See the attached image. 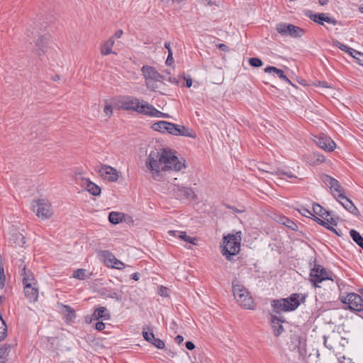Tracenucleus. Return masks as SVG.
<instances>
[{
  "label": "nucleus",
  "mask_w": 363,
  "mask_h": 363,
  "mask_svg": "<svg viewBox=\"0 0 363 363\" xmlns=\"http://www.w3.org/2000/svg\"><path fill=\"white\" fill-rule=\"evenodd\" d=\"M333 45L340 48L341 50L347 52L351 56L354 55V49L347 47L346 45H344L339 42L338 40H335L333 43Z\"/></svg>",
  "instance_id": "nucleus-35"
},
{
  "label": "nucleus",
  "mask_w": 363,
  "mask_h": 363,
  "mask_svg": "<svg viewBox=\"0 0 363 363\" xmlns=\"http://www.w3.org/2000/svg\"><path fill=\"white\" fill-rule=\"evenodd\" d=\"M20 261L21 264H19V273L22 278L23 286H26L27 284H28V285L38 284L34 274L23 264V261L21 259Z\"/></svg>",
  "instance_id": "nucleus-13"
},
{
  "label": "nucleus",
  "mask_w": 363,
  "mask_h": 363,
  "mask_svg": "<svg viewBox=\"0 0 363 363\" xmlns=\"http://www.w3.org/2000/svg\"><path fill=\"white\" fill-rule=\"evenodd\" d=\"M97 172L103 179L110 182H116L119 178L118 170L107 164H101Z\"/></svg>",
  "instance_id": "nucleus-12"
},
{
  "label": "nucleus",
  "mask_w": 363,
  "mask_h": 363,
  "mask_svg": "<svg viewBox=\"0 0 363 363\" xmlns=\"http://www.w3.org/2000/svg\"><path fill=\"white\" fill-rule=\"evenodd\" d=\"M62 308L67 320H72L75 318V311L72 307L67 305H62Z\"/></svg>",
  "instance_id": "nucleus-39"
},
{
  "label": "nucleus",
  "mask_w": 363,
  "mask_h": 363,
  "mask_svg": "<svg viewBox=\"0 0 363 363\" xmlns=\"http://www.w3.org/2000/svg\"><path fill=\"white\" fill-rule=\"evenodd\" d=\"M323 16H324V13H318V14L312 15L311 16V18L313 21H315V22H316V23H319L320 25H323Z\"/></svg>",
  "instance_id": "nucleus-46"
},
{
  "label": "nucleus",
  "mask_w": 363,
  "mask_h": 363,
  "mask_svg": "<svg viewBox=\"0 0 363 363\" xmlns=\"http://www.w3.org/2000/svg\"><path fill=\"white\" fill-rule=\"evenodd\" d=\"M50 39L49 34L41 35L36 40L34 51L38 57L43 56L46 52L47 45Z\"/></svg>",
  "instance_id": "nucleus-16"
},
{
  "label": "nucleus",
  "mask_w": 363,
  "mask_h": 363,
  "mask_svg": "<svg viewBox=\"0 0 363 363\" xmlns=\"http://www.w3.org/2000/svg\"><path fill=\"white\" fill-rule=\"evenodd\" d=\"M72 277L79 280H84L88 278L86 270L84 269H78L74 271Z\"/></svg>",
  "instance_id": "nucleus-38"
},
{
  "label": "nucleus",
  "mask_w": 363,
  "mask_h": 363,
  "mask_svg": "<svg viewBox=\"0 0 363 363\" xmlns=\"http://www.w3.org/2000/svg\"><path fill=\"white\" fill-rule=\"evenodd\" d=\"M276 30L283 37H291L297 38L301 37L305 30L294 24L287 23H279L276 25Z\"/></svg>",
  "instance_id": "nucleus-8"
},
{
  "label": "nucleus",
  "mask_w": 363,
  "mask_h": 363,
  "mask_svg": "<svg viewBox=\"0 0 363 363\" xmlns=\"http://www.w3.org/2000/svg\"><path fill=\"white\" fill-rule=\"evenodd\" d=\"M321 179L330 188L331 194L337 200L343 197L345 189L337 179L327 174L323 175Z\"/></svg>",
  "instance_id": "nucleus-10"
},
{
  "label": "nucleus",
  "mask_w": 363,
  "mask_h": 363,
  "mask_svg": "<svg viewBox=\"0 0 363 363\" xmlns=\"http://www.w3.org/2000/svg\"><path fill=\"white\" fill-rule=\"evenodd\" d=\"M308 162L312 165H317L318 164H320L323 162L325 160V157L324 155L318 153V152H313L311 155H309Z\"/></svg>",
  "instance_id": "nucleus-30"
},
{
  "label": "nucleus",
  "mask_w": 363,
  "mask_h": 363,
  "mask_svg": "<svg viewBox=\"0 0 363 363\" xmlns=\"http://www.w3.org/2000/svg\"><path fill=\"white\" fill-rule=\"evenodd\" d=\"M257 168L259 171L267 173L268 174H275L276 170L272 169V168L269 167V165L268 164H261L258 166Z\"/></svg>",
  "instance_id": "nucleus-41"
},
{
  "label": "nucleus",
  "mask_w": 363,
  "mask_h": 363,
  "mask_svg": "<svg viewBox=\"0 0 363 363\" xmlns=\"http://www.w3.org/2000/svg\"><path fill=\"white\" fill-rule=\"evenodd\" d=\"M6 359V350L0 349V363H5Z\"/></svg>",
  "instance_id": "nucleus-52"
},
{
  "label": "nucleus",
  "mask_w": 363,
  "mask_h": 363,
  "mask_svg": "<svg viewBox=\"0 0 363 363\" xmlns=\"http://www.w3.org/2000/svg\"><path fill=\"white\" fill-rule=\"evenodd\" d=\"M38 33L35 28H33L32 25H30L26 30V33L29 38H33Z\"/></svg>",
  "instance_id": "nucleus-45"
},
{
  "label": "nucleus",
  "mask_w": 363,
  "mask_h": 363,
  "mask_svg": "<svg viewBox=\"0 0 363 363\" xmlns=\"http://www.w3.org/2000/svg\"><path fill=\"white\" fill-rule=\"evenodd\" d=\"M313 211L314 213L318 215L323 219H326L330 216V212L324 209L318 203H313Z\"/></svg>",
  "instance_id": "nucleus-32"
},
{
  "label": "nucleus",
  "mask_w": 363,
  "mask_h": 363,
  "mask_svg": "<svg viewBox=\"0 0 363 363\" xmlns=\"http://www.w3.org/2000/svg\"><path fill=\"white\" fill-rule=\"evenodd\" d=\"M146 166L151 172L152 177L157 181L162 179V172H178L186 167L184 160H179L170 150L166 149L151 151L147 158Z\"/></svg>",
  "instance_id": "nucleus-1"
},
{
  "label": "nucleus",
  "mask_w": 363,
  "mask_h": 363,
  "mask_svg": "<svg viewBox=\"0 0 363 363\" xmlns=\"http://www.w3.org/2000/svg\"><path fill=\"white\" fill-rule=\"evenodd\" d=\"M249 63L252 67H259L263 65L262 61L257 57H251L249 59Z\"/></svg>",
  "instance_id": "nucleus-44"
},
{
  "label": "nucleus",
  "mask_w": 363,
  "mask_h": 363,
  "mask_svg": "<svg viewBox=\"0 0 363 363\" xmlns=\"http://www.w3.org/2000/svg\"><path fill=\"white\" fill-rule=\"evenodd\" d=\"M185 0H161L162 2H164V3H169L170 1L172 2V3H181L182 1H184Z\"/></svg>",
  "instance_id": "nucleus-61"
},
{
  "label": "nucleus",
  "mask_w": 363,
  "mask_h": 363,
  "mask_svg": "<svg viewBox=\"0 0 363 363\" xmlns=\"http://www.w3.org/2000/svg\"><path fill=\"white\" fill-rule=\"evenodd\" d=\"M120 108L126 111H133L145 114L148 104H140V100L133 96H125L120 101Z\"/></svg>",
  "instance_id": "nucleus-7"
},
{
  "label": "nucleus",
  "mask_w": 363,
  "mask_h": 363,
  "mask_svg": "<svg viewBox=\"0 0 363 363\" xmlns=\"http://www.w3.org/2000/svg\"><path fill=\"white\" fill-rule=\"evenodd\" d=\"M178 234V238L192 245H196V238H192L186 235V233L184 231L181 233H177Z\"/></svg>",
  "instance_id": "nucleus-37"
},
{
  "label": "nucleus",
  "mask_w": 363,
  "mask_h": 363,
  "mask_svg": "<svg viewBox=\"0 0 363 363\" xmlns=\"http://www.w3.org/2000/svg\"><path fill=\"white\" fill-rule=\"evenodd\" d=\"M342 337L337 334H333L328 336H324V345L330 350H334L336 344L340 342Z\"/></svg>",
  "instance_id": "nucleus-22"
},
{
  "label": "nucleus",
  "mask_w": 363,
  "mask_h": 363,
  "mask_svg": "<svg viewBox=\"0 0 363 363\" xmlns=\"http://www.w3.org/2000/svg\"><path fill=\"white\" fill-rule=\"evenodd\" d=\"M326 228L330 230L331 232L334 233L335 234L337 235L338 236H340V234L338 233L337 230L335 229L333 226L329 225V226H326Z\"/></svg>",
  "instance_id": "nucleus-63"
},
{
  "label": "nucleus",
  "mask_w": 363,
  "mask_h": 363,
  "mask_svg": "<svg viewBox=\"0 0 363 363\" xmlns=\"http://www.w3.org/2000/svg\"><path fill=\"white\" fill-rule=\"evenodd\" d=\"M279 176L280 179H284L283 177H286L289 179H294L297 178V177L293 174L290 170H281V169H277L275 171V174Z\"/></svg>",
  "instance_id": "nucleus-36"
},
{
  "label": "nucleus",
  "mask_w": 363,
  "mask_h": 363,
  "mask_svg": "<svg viewBox=\"0 0 363 363\" xmlns=\"http://www.w3.org/2000/svg\"><path fill=\"white\" fill-rule=\"evenodd\" d=\"M6 282V276L4 274V269L3 267L2 260L0 257V288H4Z\"/></svg>",
  "instance_id": "nucleus-42"
},
{
  "label": "nucleus",
  "mask_w": 363,
  "mask_h": 363,
  "mask_svg": "<svg viewBox=\"0 0 363 363\" xmlns=\"http://www.w3.org/2000/svg\"><path fill=\"white\" fill-rule=\"evenodd\" d=\"M323 21L327 22L328 23H331L333 25L337 24V21L334 18H330V17L326 16L325 13H324Z\"/></svg>",
  "instance_id": "nucleus-50"
},
{
  "label": "nucleus",
  "mask_w": 363,
  "mask_h": 363,
  "mask_svg": "<svg viewBox=\"0 0 363 363\" xmlns=\"http://www.w3.org/2000/svg\"><path fill=\"white\" fill-rule=\"evenodd\" d=\"M325 220H327L328 224L330 223V224H331L333 225H337L338 218H337L331 217L330 219L326 218Z\"/></svg>",
  "instance_id": "nucleus-55"
},
{
  "label": "nucleus",
  "mask_w": 363,
  "mask_h": 363,
  "mask_svg": "<svg viewBox=\"0 0 363 363\" xmlns=\"http://www.w3.org/2000/svg\"><path fill=\"white\" fill-rule=\"evenodd\" d=\"M23 292L26 298L30 302H36L38 301L39 294L38 284L28 285V284H27L26 286H23Z\"/></svg>",
  "instance_id": "nucleus-17"
},
{
  "label": "nucleus",
  "mask_w": 363,
  "mask_h": 363,
  "mask_svg": "<svg viewBox=\"0 0 363 363\" xmlns=\"http://www.w3.org/2000/svg\"><path fill=\"white\" fill-rule=\"evenodd\" d=\"M143 336L144 339L153 345L155 347H156L158 349H163L164 348L165 344L164 341L162 340L157 338L155 337L154 333L152 331L148 332L145 330V328H143Z\"/></svg>",
  "instance_id": "nucleus-19"
},
{
  "label": "nucleus",
  "mask_w": 363,
  "mask_h": 363,
  "mask_svg": "<svg viewBox=\"0 0 363 363\" xmlns=\"http://www.w3.org/2000/svg\"><path fill=\"white\" fill-rule=\"evenodd\" d=\"M87 191L94 196H99L101 194V188L89 179H84Z\"/></svg>",
  "instance_id": "nucleus-27"
},
{
  "label": "nucleus",
  "mask_w": 363,
  "mask_h": 363,
  "mask_svg": "<svg viewBox=\"0 0 363 363\" xmlns=\"http://www.w3.org/2000/svg\"><path fill=\"white\" fill-rule=\"evenodd\" d=\"M124 218V214L119 212H111L108 216V220L110 223L116 225L122 222Z\"/></svg>",
  "instance_id": "nucleus-31"
},
{
  "label": "nucleus",
  "mask_w": 363,
  "mask_h": 363,
  "mask_svg": "<svg viewBox=\"0 0 363 363\" xmlns=\"http://www.w3.org/2000/svg\"><path fill=\"white\" fill-rule=\"evenodd\" d=\"M36 205H33V211L36 213V216L42 220L50 218L53 215L51 203L45 199H38Z\"/></svg>",
  "instance_id": "nucleus-9"
},
{
  "label": "nucleus",
  "mask_w": 363,
  "mask_h": 363,
  "mask_svg": "<svg viewBox=\"0 0 363 363\" xmlns=\"http://www.w3.org/2000/svg\"><path fill=\"white\" fill-rule=\"evenodd\" d=\"M314 220L320 225L326 228V226H329V224L328 223L327 220H322L318 217H315V218Z\"/></svg>",
  "instance_id": "nucleus-51"
},
{
  "label": "nucleus",
  "mask_w": 363,
  "mask_h": 363,
  "mask_svg": "<svg viewBox=\"0 0 363 363\" xmlns=\"http://www.w3.org/2000/svg\"><path fill=\"white\" fill-rule=\"evenodd\" d=\"M95 328L99 331H102L105 328V323L99 321L96 323Z\"/></svg>",
  "instance_id": "nucleus-53"
},
{
  "label": "nucleus",
  "mask_w": 363,
  "mask_h": 363,
  "mask_svg": "<svg viewBox=\"0 0 363 363\" xmlns=\"http://www.w3.org/2000/svg\"><path fill=\"white\" fill-rule=\"evenodd\" d=\"M167 289L165 287H162L160 290V295L165 296L167 294Z\"/></svg>",
  "instance_id": "nucleus-64"
},
{
  "label": "nucleus",
  "mask_w": 363,
  "mask_h": 363,
  "mask_svg": "<svg viewBox=\"0 0 363 363\" xmlns=\"http://www.w3.org/2000/svg\"><path fill=\"white\" fill-rule=\"evenodd\" d=\"M174 129L175 130H172V135L186 136L191 138H195L196 137L195 132L184 125L174 124Z\"/></svg>",
  "instance_id": "nucleus-20"
},
{
  "label": "nucleus",
  "mask_w": 363,
  "mask_h": 363,
  "mask_svg": "<svg viewBox=\"0 0 363 363\" xmlns=\"http://www.w3.org/2000/svg\"><path fill=\"white\" fill-rule=\"evenodd\" d=\"M342 302L348 305L349 308L354 311H363V298L359 294L354 293L348 294L342 300Z\"/></svg>",
  "instance_id": "nucleus-11"
},
{
  "label": "nucleus",
  "mask_w": 363,
  "mask_h": 363,
  "mask_svg": "<svg viewBox=\"0 0 363 363\" xmlns=\"http://www.w3.org/2000/svg\"><path fill=\"white\" fill-rule=\"evenodd\" d=\"M184 79L186 80V84L187 87H191L192 85V79L190 77H184Z\"/></svg>",
  "instance_id": "nucleus-60"
},
{
  "label": "nucleus",
  "mask_w": 363,
  "mask_h": 363,
  "mask_svg": "<svg viewBox=\"0 0 363 363\" xmlns=\"http://www.w3.org/2000/svg\"><path fill=\"white\" fill-rule=\"evenodd\" d=\"M145 115H147L152 117H162L167 118L169 115L167 113H162L158 110H157L153 106L148 104L146 109V113Z\"/></svg>",
  "instance_id": "nucleus-28"
},
{
  "label": "nucleus",
  "mask_w": 363,
  "mask_h": 363,
  "mask_svg": "<svg viewBox=\"0 0 363 363\" xmlns=\"http://www.w3.org/2000/svg\"><path fill=\"white\" fill-rule=\"evenodd\" d=\"M181 232H182V231H179V230H169V231L168 232V233H169L170 235L173 236V237L178 238V234H177V233H181Z\"/></svg>",
  "instance_id": "nucleus-62"
},
{
  "label": "nucleus",
  "mask_w": 363,
  "mask_h": 363,
  "mask_svg": "<svg viewBox=\"0 0 363 363\" xmlns=\"http://www.w3.org/2000/svg\"><path fill=\"white\" fill-rule=\"evenodd\" d=\"M141 71L145 79L147 88L151 91H155L158 88L157 83L162 82L163 76L155 68L148 65H144Z\"/></svg>",
  "instance_id": "nucleus-5"
},
{
  "label": "nucleus",
  "mask_w": 363,
  "mask_h": 363,
  "mask_svg": "<svg viewBox=\"0 0 363 363\" xmlns=\"http://www.w3.org/2000/svg\"><path fill=\"white\" fill-rule=\"evenodd\" d=\"M101 255L104 259L105 264L108 267H112L113 266L115 260H116V257L108 250L103 251L101 252Z\"/></svg>",
  "instance_id": "nucleus-29"
},
{
  "label": "nucleus",
  "mask_w": 363,
  "mask_h": 363,
  "mask_svg": "<svg viewBox=\"0 0 363 363\" xmlns=\"http://www.w3.org/2000/svg\"><path fill=\"white\" fill-rule=\"evenodd\" d=\"M279 222L282 225L286 226L287 228L293 230H296L298 228V225H296V223H295L294 221L291 220L286 217H281L279 219Z\"/></svg>",
  "instance_id": "nucleus-34"
},
{
  "label": "nucleus",
  "mask_w": 363,
  "mask_h": 363,
  "mask_svg": "<svg viewBox=\"0 0 363 363\" xmlns=\"http://www.w3.org/2000/svg\"><path fill=\"white\" fill-rule=\"evenodd\" d=\"M104 111L107 116H111L113 114V108L111 105L106 104L104 106Z\"/></svg>",
  "instance_id": "nucleus-49"
},
{
  "label": "nucleus",
  "mask_w": 363,
  "mask_h": 363,
  "mask_svg": "<svg viewBox=\"0 0 363 363\" xmlns=\"http://www.w3.org/2000/svg\"><path fill=\"white\" fill-rule=\"evenodd\" d=\"M313 141L318 147L325 151H333L336 147L335 142L330 137L324 134L315 136Z\"/></svg>",
  "instance_id": "nucleus-15"
},
{
  "label": "nucleus",
  "mask_w": 363,
  "mask_h": 363,
  "mask_svg": "<svg viewBox=\"0 0 363 363\" xmlns=\"http://www.w3.org/2000/svg\"><path fill=\"white\" fill-rule=\"evenodd\" d=\"M350 234L352 240L363 249V238L362 236L355 230L352 229L350 231Z\"/></svg>",
  "instance_id": "nucleus-33"
},
{
  "label": "nucleus",
  "mask_w": 363,
  "mask_h": 363,
  "mask_svg": "<svg viewBox=\"0 0 363 363\" xmlns=\"http://www.w3.org/2000/svg\"><path fill=\"white\" fill-rule=\"evenodd\" d=\"M115 43V40L113 37L109 38L106 41H105L101 45L100 48L101 54L102 55H108L111 53H113L112 50V48ZM114 54H116L114 52Z\"/></svg>",
  "instance_id": "nucleus-25"
},
{
  "label": "nucleus",
  "mask_w": 363,
  "mask_h": 363,
  "mask_svg": "<svg viewBox=\"0 0 363 363\" xmlns=\"http://www.w3.org/2000/svg\"><path fill=\"white\" fill-rule=\"evenodd\" d=\"M264 72L266 73H274L276 74L279 79L285 81L286 82L292 84L289 78L284 74L283 71L272 66H268L264 69Z\"/></svg>",
  "instance_id": "nucleus-26"
},
{
  "label": "nucleus",
  "mask_w": 363,
  "mask_h": 363,
  "mask_svg": "<svg viewBox=\"0 0 363 363\" xmlns=\"http://www.w3.org/2000/svg\"><path fill=\"white\" fill-rule=\"evenodd\" d=\"M232 285L233 296L237 302L246 309H254V301L247 289L236 279L233 281Z\"/></svg>",
  "instance_id": "nucleus-3"
},
{
  "label": "nucleus",
  "mask_w": 363,
  "mask_h": 363,
  "mask_svg": "<svg viewBox=\"0 0 363 363\" xmlns=\"http://www.w3.org/2000/svg\"><path fill=\"white\" fill-rule=\"evenodd\" d=\"M300 213L306 217H309L310 216H313V213L309 210H308L305 208H303L302 209H301Z\"/></svg>",
  "instance_id": "nucleus-54"
},
{
  "label": "nucleus",
  "mask_w": 363,
  "mask_h": 363,
  "mask_svg": "<svg viewBox=\"0 0 363 363\" xmlns=\"http://www.w3.org/2000/svg\"><path fill=\"white\" fill-rule=\"evenodd\" d=\"M125 264L116 258V260H115L112 268H115L117 269H123L125 268Z\"/></svg>",
  "instance_id": "nucleus-48"
},
{
  "label": "nucleus",
  "mask_w": 363,
  "mask_h": 363,
  "mask_svg": "<svg viewBox=\"0 0 363 363\" xmlns=\"http://www.w3.org/2000/svg\"><path fill=\"white\" fill-rule=\"evenodd\" d=\"M105 296L107 298L115 299V300H116L118 301H121V296H119L117 292H116V291L110 292V293L106 294Z\"/></svg>",
  "instance_id": "nucleus-47"
},
{
  "label": "nucleus",
  "mask_w": 363,
  "mask_h": 363,
  "mask_svg": "<svg viewBox=\"0 0 363 363\" xmlns=\"http://www.w3.org/2000/svg\"><path fill=\"white\" fill-rule=\"evenodd\" d=\"M92 318L94 320L104 319L109 320L111 318V314L105 307H99L96 308L93 313Z\"/></svg>",
  "instance_id": "nucleus-24"
},
{
  "label": "nucleus",
  "mask_w": 363,
  "mask_h": 363,
  "mask_svg": "<svg viewBox=\"0 0 363 363\" xmlns=\"http://www.w3.org/2000/svg\"><path fill=\"white\" fill-rule=\"evenodd\" d=\"M335 276L331 272H328L319 264H315L310 273V281L314 287H319L318 284L325 280L333 281Z\"/></svg>",
  "instance_id": "nucleus-6"
},
{
  "label": "nucleus",
  "mask_w": 363,
  "mask_h": 363,
  "mask_svg": "<svg viewBox=\"0 0 363 363\" xmlns=\"http://www.w3.org/2000/svg\"><path fill=\"white\" fill-rule=\"evenodd\" d=\"M338 201L341 203V205L350 213L354 215H357L359 213V211L357 208V207L354 205L352 201L350 199H349L345 195H344L343 197H340L338 199Z\"/></svg>",
  "instance_id": "nucleus-23"
},
{
  "label": "nucleus",
  "mask_w": 363,
  "mask_h": 363,
  "mask_svg": "<svg viewBox=\"0 0 363 363\" xmlns=\"http://www.w3.org/2000/svg\"><path fill=\"white\" fill-rule=\"evenodd\" d=\"M185 345L186 349L189 350H193L195 348V345L191 341H187Z\"/></svg>",
  "instance_id": "nucleus-56"
},
{
  "label": "nucleus",
  "mask_w": 363,
  "mask_h": 363,
  "mask_svg": "<svg viewBox=\"0 0 363 363\" xmlns=\"http://www.w3.org/2000/svg\"><path fill=\"white\" fill-rule=\"evenodd\" d=\"M152 128L158 132L161 133H168L169 134H172V130L174 129V123L164 121H160L156 123H154L152 125Z\"/></svg>",
  "instance_id": "nucleus-18"
},
{
  "label": "nucleus",
  "mask_w": 363,
  "mask_h": 363,
  "mask_svg": "<svg viewBox=\"0 0 363 363\" xmlns=\"http://www.w3.org/2000/svg\"><path fill=\"white\" fill-rule=\"evenodd\" d=\"M7 335V325L0 314V341Z\"/></svg>",
  "instance_id": "nucleus-40"
},
{
  "label": "nucleus",
  "mask_w": 363,
  "mask_h": 363,
  "mask_svg": "<svg viewBox=\"0 0 363 363\" xmlns=\"http://www.w3.org/2000/svg\"><path fill=\"white\" fill-rule=\"evenodd\" d=\"M173 191L177 198L179 199H195L196 195L191 188L187 186H180L177 184H174Z\"/></svg>",
  "instance_id": "nucleus-14"
},
{
  "label": "nucleus",
  "mask_w": 363,
  "mask_h": 363,
  "mask_svg": "<svg viewBox=\"0 0 363 363\" xmlns=\"http://www.w3.org/2000/svg\"><path fill=\"white\" fill-rule=\"evenodd\" d=\"M123 33V31L122 30H118L115 32L114 35H113V38H121L122 35Z\"/></svg>",
  "instance_id": "nucleus-58"
},
{
  "label": "nucleus",
  "mask_w": 363,
  "mask_h": 363,
  "mask_svg": "<svg viewBox=\"0 0 363 363\" xmlns=\"http://www.w3.org/2000/svg\"><path fill=\"white\" fill-rule=\"evenodd\" d=\"M352 57L356 60L359 65L363 67V53L355 50Z\"/></svg>",
  "instance_id": "nucleus-43"
},
{
  "label": "nucleus",
  "mask_w": 363,
  "mask_h": 363,
  "mask_svg": "<svg viewBox=\"0 0 363 363\" xmlns=\"http://www.w3.org/2000/svg\"><path fill=\"white\" fill-rule=\"evenodd\" d=\"M305 298V296L301 294H292L285 298L272 300L271 305L277 313L293 311L300 306L301 302H304Z\"/></svg>",
  "instance_id": "nucleus-2"
},
{
  "label": "nucleus",
  "mask_w": 363,
  "mask_h": 363,
  "mask_svg": "<svg viewBox=\"0 0 363 363\" xmlns=\"http://www.w3.org/2000/svg\"><path fill=\"white\" fill-rule=\"evenodd\" d=\"M217 48H219L222 51L226 52V51L228 50V46L226 45H225V44H223V43L218 44L217 45Z\"/></svg>",
  "instance_id": "nucleus-57"
},
{
  "label": "nucleus",
  "mask_w": 363,
  "mask_h": 363,
  "mask_svg": "<svg viewBox=\"0 0 363 363\" xmlns=\"http://www.w3.org/2000/svg\"><path fill=\"white\" fill-rule=\"evenodd\" d=\"M282 323L283 321L279 319L276 315H271L270 324L273 333L276 337H279L284 331Z\"/></svg>",
  "instance_id": "nucleus-21"
},
{
  "label": "nucleus",
  "mask_w": 363,
  "mask_h": 363,
  "mask_svg": "<svg viewBox=\"0 0 363 363\" xmlns=\"http://www.w3.org/2000/svg\"><path fill=\"white\" fill-rule=\"evenodd\" d=\"M241 232L235 234H228L223 238L222 254L228 260H231L233 255L240 250Z\"/></svg>",
  "instance_id": "nucleus-4"
},
{
  "label": "nucleus",
  "mask_w": 363,
  "mask_h": 363,
  "mask_svg": "<svg viewBox=\"0 0 363 363\" xmlns=\"http://www.w3.org/2000/svg\"><path fill=\"white\" fill-rule=\"evenodd\" d=\"M174 340L177 344H181L184 341V337L183 336L178 335L174 338Z\"/></svg>",
  "instance_id": "nucleus-59"
}]
</instances>
